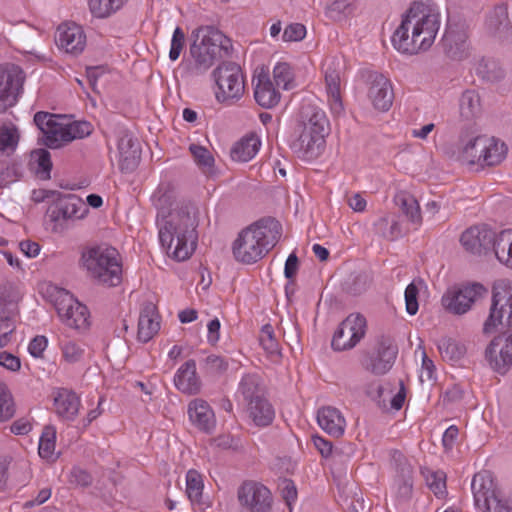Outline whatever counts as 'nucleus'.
Listing matches in <instances>:
<instances>
[{
  "instance_id": "nucleus-48",
  "label": "nucleus",
  "mask_w": 512,
  "mask_h": 512,
  "mask_svg": "<svg viewBox=\"0 0 512 512\" xmlns=\"http://www.w3.org/2000/svg\"><path fill=\"white\" fill-rule=\"evenodd\" d=\"M15 315V303L11 300L7 301L4 293L0 295V332L12 333L16 329L13 317Z\"/></svg>"
},
{
  "instance_id": "nucleus-4",
  "label": "nucleus",
  "mask_w": 512,
  "mask_h": 512,
  "mask_svg": "<svg viewBox=\"0 0 512 512\" xmlns=\"http://www.w3.org/2000/svg\"><path fill=\"white\" fill-rule=\"evenodd\" d=\"M191 37L189 53L193 62L186 65L190 76L205 73L216 60L230 55L231 40L214 26H201L192 32Z\"/></svg>"
},
{
  "instance_id": "nucleus-37",
  "label": "nucleus",
  "mask_w": 512,
  "mask_h": 512,
  "mask_svg": "<svg viewBox=\"0 0 512 512\" xmlns=\"http://www.w3.org/2000/svg\"><path fill=\"white\" fill-rule=\"evenodd\" d=\"M459 112L464 120H473L481 113L480 96L475 90H466L459 100Z\"/></svg>"
},
{
  "instance_id": "nucleus-22",
  "label": "nucleus",
  "mask_w": 512,
  "mask_h": 512,
  "mask_svg": "<svg viewBox=\"0 0 512 512\" xmlns=\"http://www.w3.org/2000/svg\"><path fill=\"white\" fill-rule=\"evenodd\" d=\"M468 36L463 27L449 26L443 37V47L446 55L453 60H462L468 56Z\"/></svg>"
},
{
  "instance_id": "nucleus-38",
  "label": "nucleus",
  "mask_w": 512,
  "mask_h": 512,
  "mask_svg": "<svg viewBox=\"0 0 512 512\" xmlns=\"http://www.w3.org/2000/svg\"><path fill=\"white\" fill-rule=\"evenodd\" d=\"M485 146L482 167L499 165L505 159L507 147L504 142L488 136V141Z\"/></svg>"
},
{
  "instance_id": "nucleus-54",
  "label": "nucleus",
  "mask_w": 512,
  "mask_h": 512,
  "mask_svg": "<svg viewBox=\"0 0 512 512\" xmlns=\"http://www.w3.org/2000/svg\"><path fill=\"white\" fill-rule=\"evenodd\" d=\"M15 414V403L7 386L0 382V422L10 420Z\"/></svg>"
},
{
  "instance_id": "nucleus-3",
  "label": "nucleus",
  "mask_w": 512,
  "mask_h": 512,
  "mask_svg": "<svg viewBox=\"0 0 512 512\" xmlns=\"http://www.w3.org/2000/svg\"><path fill=\"white\" fill-rule=\"evenodd\" d=\"M282 234L280 222L262 218L243 229L232 246L234 258L243 264H253L262 259L279 241Z\"/></svg>"
},
{
  "instance_id": "nucleus-32",
  "label": "nucleus",
  "mask_w": 512,
  "mask_h": 512,
  "mask_svg": "<svg viewBox=\"0 0 512 512\" xmlns=\"http://www.w3.org/2000/svg\"><path fill=\"white\" fill-rule=\"evenodd\" d=\"M54 406L59 417L73 420L79 412L80 398L71 390L61 389L54 398Z\"/></svg>"
},
{
  "instance_id": "nucleus-29",
  "label": "nucleus",
  "mask_w": 512,
  "mask_h": 512,
  "mask_svg": "<svg viewBox=\"0 0 512 512\" xmlns=\"http://www.w3.org/2000/svg\"><path fill=\"white\" fill-rule=\"evenodd\" d=\"M174 383L178 390L188 395L200 392L201 381L197 376L196 362L193 359L186 361L177 371Z\"/></svg>"
},
{
  "instance_id": "nucleus-42",
  "label": "nucleus",
  "mask_w": 512,
  "mask_h": 512,
  "mask_svg": "<svg viewBox=\"0 0 512 512\" xmlns=\"http://www.w3.org/2000/svg\"><path fill=\"white\" fill-rule=\"evenodd\" d=\"M56 430L53 426H45L40 440L38 453L39 456L47 461H55L58 455L55 454Z\"/></svg>"
},
{
  "instance_id": "nucleus-9",
  "label": "nucleus",
  "mask_w": 512,
  "mask_h": 512,
  "mask_svg": "<svg viewBox=\"0 0 512 512\" xmlns=\"http://www.w3.org/2000/svg\"><path fill=\"white\" fill-rule=\"evenodd\" d=\"M217 85L216 99L219 102H234L244 94V79L241 68L234 62H223L213 71Z\"/></svg>"
},
{
  "instance_id": "nucleus-8",
  "label": "nucleus",
  "mask_w": 512,
  "mask_h": 512,
  "mask_svg": "<svg viewBox=\"0 0 512 512\" xmlns=\"http://www.w3.org/2000/svg\"><path fill=\"white\" fill-rule=\"evenodd\" d=\"M499 325H512V281L507 279L498 280L493 285L490 312L483 332L490 334Z\"/></svg>"
},
{
  "instance_id": "nucleus-39",
  "label": "nucleus",
  "mask_w": 512,
  "mask_h": 512,
  "mask_svg": "<svg viewBox=\"0 0 512 512\" xmlns=\"http://www.w3.org/2000/svg\"><path fill=\"white\" fill-rule=\"evenodd\" d=\"M259 144V139L255 136L243 138L232 148V159L239 162L251 160L258 152Z\"/></svg>"
},
{
  "instance_id": "nucleus-13",
  "label": "nucleus",
  "mask_w": 512,
  "mask_h": 512,
  "mask_svg": "<svg viewBox=\"0 0 512 512\" xmlns=\"http://www.w3.org/2000/svg\"><path fill=\"white\" fill-rule=\"evenodd\" d=\"M365 333V317L361 314H350L335 331L331 345L337 351L351 349L364 337Z\"/></svg>"
},
{
  "instance_id": "nucleus-35",
  "label": "nucleus",
  "mask_w": 512,
  "mask_h": 512,
  "mask_svg": "<svg viewBox=\"0 0 512 512\" xmlns=\"http://www.w3.org/2000/svg\"><path fill=\"white\" fill-rule=\"evenodd\" d=\"M394 201L409 221L415 224L422 222L419 203L412 194L400 191L395 195Z\"/></svg>"
},
{
  "instance_id": "nucleus-63",
  "label": "nucleus",
  "mask_w": 512,
  "mask_h": 512,
  "mask_svg": "<svg viewBox=\"0 0 512 512\" xmlns=\"http://www.w3.org/2000/svg\"><path fill=\"white\" fill-rule=\"evenodd\" d=\"M418 288L414 283H410L405 289L406 311L410 315H415L418 311Z\"/></svg>"
},
{
  "instance_id": "nucleus-43",
  "label": "nucleus",
  "mask_w": 512,
  "mask_h": 512,
  "mask_svg": "<svg viewBox=\"0 0 512 512\" xmlns=\"http://www.w3.org/2000/svg\"><path fill=\"white\" fill-rule=\"evenodd\" d=\"M437 346L442 358L450 361H457L466 353L465 345L450 337H442Z\"/></svg>"
},
{
  "instance_id": "nucleus-47",
  "label": "nucleus",
  "mask_w": 512,
  "mask_h": 512,
  "mask_svg": "<svg viewBox=\"0 0 512 512\" xmlns=\"http://www.w3.org/2000/svg\"><path fill=\"white\" fill-rule=\"evenodd\" d=\"M51 297L60 319L67 316L68 311L72 310L73 306L78 303L73 295L63 288L54 287Z\"/></svg>"
},
{
  "instance_id": "nucleus-36",
  "label": "nucleus",
  "mask_w": 512,
  "mask_h": 512,
  "mask_svg": "<svg viewBox=\"0 0 512 512\" xmlns=\"http://www.w3.org/2000/svg\"><path fill=\"white\" fill-rule=\"evenodd\" d=\"M372 284V275L367 271L351 273L343 282V290L353 296L366 292Z\"/></svg>"
},
{
  "instance_id": "nucleus-14",
  "label": "nucleus",
  "mask_w": 512,
  "mask_h": 512,
  "mask_svg": "<svg viewBox=\"0 0 512 512\" xmlns=\"http://www.w3.org/2000/svg\"><path fill=\"white\" fill-rule=\"evenodd\" d=\"M89 209L80 197L75 194H61L56 196L47 210L50 220L55 223L68 220L82 219Z\"/></svg>"
},
{
  "instance_id": "nucleus-59",
  "label": "nucleus",
  "mask_w": 512,
  "mask_h": 512,
  "mask_svg": "<svg viewBox=\"0 0 512 512\" xmlns=\"http://www.w3.org/2000/svg\"><path fill=\"white\" fill-rule=\"evenodd\" d=\"M427 484L437 497H442L446 494V481L443 472H431L427 476Z\"/></svg>"
},
{
  "instance_id": "nucleus-31",
  "label": "nucleus",
  "mask_w": 512,
  "mask_h": 512,
  "mask_svg": "<svg viewBox=\"0 0 512 512\" xmlns=\"http://www.w3.org/2000/svg\"><path fill=\"white\" fill-rule=\"evenodd\" d=\"M254 98L263 108H272L280 101V93L275 89L267 74H259L254 89Z\"/></svg>"
},
{
  "instance_id": "nucleus-56",
  "label": "nucleus",
  "mask_w": 512,
  "mask_h": 512,
  "mask_svg": "<svg viewBox=\"0 0 512 512\" xmlns=\"http://www.w3.org/2000/svg\"><path fill=\"white\" fill-rule=\"evenodd\" d=\"M350 0H335L328 6L329 17L334 20H342L352 13Z\"/></svg>"
},
{
  "instance_id": "nucleus-17",
  "label": "nucleus",
  "mask_w": 512,
  "mask_h": 512,
  "mask_svg": "<svg viewBox=\"0 0 512 512\" xmlns=\"http://www.w3.org/2000/svg\"><path fill=\"white\" fill-rule=\"evenodd\" d=\"M344 67V62L338 58H332L324 63L326 91L331 111L334 114H340L343 111L340 84Z\"/></svg>"
},
{
  "instance_id": "nucleus-33",
  "label": "nucleus",
  "mask_w": 512,
  "mask_h": 512,
  "mask_svg": "<svg viewBox=\"0 0 512 512\" xmlns=\"http://www.w3.org/2000/svg\"><path fill=\"white\" fill-rule=\"evenodd\" d=\"M249 417L257 426H268L275 417V411L272 404L265 396L256 397L247 404Z\"/></svg>"
},
{
  "instance_id": "nucleus-49",
  "label": "nucleus",
  "mask_w": 512,
  "mask_h": 512,
  "mask_svg": "<svg viewBox=\"0 0 512 512\" xmlns=\"http://www.w3.org/2000/svg\"><path fill=\"white\" fill-rule=\"evenodd\" d=\"M203 480L201 474L191 469L186 475V494L193 504H200L203 494Z\"/></svg>"
},
{
  "instance_id": "nucleus-53",
  "label": "nucleus",
  "mask_w": 512,
  "mask_h": 512,
  "mask_svg": "<svg viewBox=\"0 0 512 512\" xmlns=\"http://www.w3.org/2000/svg\"><path fill=\"white\" fill-rule=\"evenodd\" d=\"M31 157L37 163V175L44 180L50 179L53 165L49 151L46 149H38L32 152Z\"/></svg>"
},
{
  "instance_id": "nucleus-15",
  "label": "nucleus",
  "mask_w": 512,
  "mask_h": 512,
  "mask_svg": "<svg viewBox=\"0 0 512 512\" xmlns=\"http://www.w3.org/2000/svg\"><path fill=\"white\" fill-rule=\"evenodd\" d=\"M498 234L486 225L474 226L465 230L460 238L463 247L472 254H486L495 250Z\"/></svg>"
},
{
  "instance_id": "nucleus-6",
  "label": "nucleus",
  "mask_w": 512,
  "mask_h": 512,
  "mask_svg": "<svg viewBox=\"0 0 512 512\" xmlns=\"http://www.w3.org/2000/svg\"><path fill=\"white\" fill-rule=\"evenodd\" d=\"M34 123L45 135L44 144L50 149H58L74 139L88 136L92 127L88 122H66L64 118L48 112H37Z\"/></svg>"
},
{
  "instance_id": "nucleus-28",
  "label": "nucleus",
  "mask_w": 512,
  "mask_h": 512,
  "mask_svg": "<svg viewBox=\"0 0 512 512\" xmlns=\"http://www.w3.org/2000/svg\"><path fill=\"white\" fill-rule=\"evenodd\" d=\"M462 143L459 158L468 165H479L482 167L484 158V149L488 141L487 135H476L469 139L461 136Z\"/></svg>"
},
{
  "instance_id": "nucleus-50",
  "label": "nucleus",
  "mask_w": 512,
  "mask_h": 512,
  "mask_svg": "<svg viewBox=\"0 0 512 512\" xmlns=\"http://www.w3.org/2000/svg\"><path fill=\"white\" fill-rule=\"evenodd\" d=\"M67 316H63L61 320L73 329H83L88 326V310L87 307L81 303H77L73 306L72 310H69Z\"/></svg>"
},
{
  "instance_id": "nucleus-20",
  "label": "nucleus",
  "mask_w": 512,
  "mask_h": 512,
  "mask_svg": "<svg viewBox=\"0 0 512 512\" xmlns=\"http://www.w3.org/2000/svg\"><path fill=\"white\" fill-rule=\"evenodd\" d=\"M367 83L369 85L368 97L373 107L382 112L388 111L394 99L390 80L381 73L371 72L368 75Z\"/></svg>"
},
{
  "instance_id": "nucleus-18",
  "label": "nucleus",
  "mask_w": 512,
  "mask_h": 512,
  "mask_svg": "<svg viewBox=\"0 0 512 512\" xmlns=\"http://www.w3.org/2000/svg\"><path fill=\"white\" fill-rule=\"evenodd\" d=\"M492 368L504 374L512 365V330L495 337L486 349Z\"/></svg>"
},
{
  "instance_id": "nucleus-24",
  "label": "nucleus",
  "mask_w": 512,
  "mask_h": 512,
  "mask_svg": "<svg viewBox=\"0 0 512 512\" xmlns=\"http://www.w3.org/2000/svg\"><path fill=\"white\" fill-rule=\"evenodd\" d=\"M118 151L121 170L125 172L135 170L141 158V148L138 140L132 135L125 133L119 139Z\"/></svg>"
},
{
  "instance_id": "nucleus-58",
  "label": "nucleus",
  "mask_w": 512,
  "mask_h": 512,
  "mask_svg": "<svg viewBox=\"0 0 512 512\" xmlns=\"http://www.w3.org/2000/svg\"><path fill=\"white\" fill-rule=\"evenodd\" d=\"M281 497L291 509L292 503L297 499V488L294 482L290 479L284 478L278 484Z\"/></svg>"
},
{
  "instance_id": "nucleus-45",
  "label": "nucleus",
  "mask_w": 512,
  "mask_h": 512,
  "mask_svg": "<svg viewBox=\"0 0 512 512\" xmlns=\"http://www.w3.org/2000/svg\"><path fill=\"white\" fill-rule=\"evenodd\" d=\"M239 391L247 404L256 397L265 396L260 377L255 374H247L242 378L239 384Z\"/></svg>"
},
{
  "instance_id": "nucleus-7",
  "label": "nucleus",
  "mask_w": 512,
  "mask_h": 512,
  "mask_svg": "<svg viewBox=\"0 0 512 512\" xmlns=\"http://www.w3.org/2000/svg\"><path fill=\"white\" fill-rule=\"evenodd\" d=\"M115 248L95 246L83 251L81 261L89 275L108 287L120 284L122 268Z\"/></svg>"
},
{
  "instance_id": "nucleus-25",
  "label": "nucleus",
  "mask_w": 512,
  "mask_h": 512,
  "mask_svg": "<svg viewBox=\"0 0 512 512\" xmlns=\"http://www.w3.org/2000/svg\"><path fill=\"white\" fill-rule=\"evenodd\" d=\"M157 307L152 302L143 304L138 320V340L146 343L150 341L160 329Z\"/></svg>"
},
{
  "instance_id": "nucleus-11",
  "label": "nucleus",
  "mask_w": 512,
  "mask_h": 512,
  "mask_svg": "<svg viewBox=\"0 0 512 512\" xmlns=\"http://www.w3.org/2000/svg\"><path fill=\"white\" fill-rule=\"evenodd\" d=\"M398 353L397 346L386 336L377 339L375 349L367 353L361 364L366 371L374 375H384L393 366Z\"/></svg>"
},
{
  "instance_id": "nucleus-1",
  "label": "nucleus",
  "mask_w": 512,
  "mask_h": 512,
  "mask_svg": "<svg viewBox=\"0 0 512 512\" xmlns=\"http://www.w3.org/2000/svg\"><path fill=\"white\" fill-rule=\"evenodd\" d=\"M158 210L159 239L167 254L177 261L188 259L198 241V208L192 203H182L168 211L173 195L168 186L161 185L152 197Z\"/></svg>"
},
{
  "instance_id": "nucleus-62",
  "label": "nucleus",
  "mask_w": 512,
  "mask_h": 512,
  "mask_svg": "<svg viewBox=\"0 0 512 512\" xmlns=\"http://www.w3.org/2000/svg\"><path fill=\"white\" fill-rule=\"evenodd\" d=\"M204 368L209 374H218L227 370L228 363L220 356L209 355L205 359Z\"/></svg>"
},
{
  "instance_id": "nucleus-34",
  "label": "nucleus",
  "mask_w": 512,
  "mask_h": 512,
  "mask_svg": "<svg viewBox=\"0 0 512 512\" xmlns=\"http://www.w3.org/2000/svg\"><path fill=\"white\" fill-rule=\"evenodd\" d=\"M399 386V391L393 397H391L392 389L382 385L377 387L375 394L369 392V395L378 403L380 407L386 408L387 401L390 399L391 407L395 410H399L402 408L406 397V391L402 380L399 381Z\"/></svg>"
},
{
  "instance_id": "nucleus-16",
  "label": "nucleus",
  "mask_w": 512,
  "mask_h": 512,
  "mask_svg": "<svg viewBox=\"0 0 512 512\" xmlns=\"http://www.w3.org/2000/svg\"><path fill=\"white\" fill-rule=\"evenodd\" d=\"M391 463L395 470L396 497L400 501H408L413 493V467L404 454L398 450L392 451Z\"/></svg>"
},
{
  "instance_id": "nucleus-2",
  "label": "nucleus",
  "mask_w": 512,
  "mask_h": 512,
  "mask_svg": "<svg viewBox=\"0 0 512 512\" xmlns=\"http://www.w3.org/2000/svg\"><path fill=\"white\" fill-rule=\"evenodd\" d=\"M440 13L431 5L414 1L402 16L392 36V44L401 53L414 55L427 51L440 29Z\"/></svg>"
},
{
  "instance_id": "nucleus-40",
  "label": "nucleus",
  "mask_w": 512,
  "mask_h": 512,
  "mask_svg": "<svg viewBox=\"0 0 512 512\" xmlns=\"http://www.w3.org/2000/svg\"><path fill=\"white\" fill-rule=\"evenodd\" d=\"M494 254L501 263L512 268V229L503 230L498 234Z\"/></svg>"
},
{
  "instance_id": "nucleus-46",
  "label": "nucleus",
  "mask_w": 512,
  "mask_h": 512,
  "mask_svg": "<svg viewBox=\"0 0 512 512\" xmlns=\"http://www.w3.org/2000/svg\"><path fill=\"white\" fill-rule=\"evenodd\" d=\"M127 0H88L89 10L97 18H107L118 11Z\"/></svg>"
},
{
  "instance_id": "nucleus-64",
  "label": "nucleus",
  "mask_w": 512,
  "mask_h": 512,
  "mask_svg": "<svg viewBox=\"0 0 512 512\" xmlns=\"http://www.w3.org/2000/svg\"><path fill=\"white\" fill-rule=\"evenodd\" d=\"M18 140L17 129L2 127L0 129V149L6 150L16 146Z\"/></svg>"
},
{
  "instance_id": "nucleus-61",
  "label": "nucleus",
  "mask_w": 512,
  "mask_h": 512,
  "mask_svg": "<svg viewBox=\"0 0 512 512\" xmlns=\"http://www.w3.org/2000/svg\"><path fill=\"white\" fill-rule=\"evenodd\" d=\"M185 44V34L180 27H176L174 30L172 40H171V48L169 51V58L172 61H176Z\"/></svg>"
},
{
  "instance_id": "nucleus-5",
  "label": "nucleus",
  "mask_w": 512,
  "mask_h": 512,
  "mask_svg": "<svg viewBox=\"0 0 512 512\" xmlns=\"http://www.w3.org/2000/svg\"><path fill=\"white\" fill-rule=\"evenodd\" d=\"M300 127L301 132L294 148L307 159L318 157L325 147V137L329 133V121L325 112L315 105H304L300 114Z\"/></svg>"
},
{
  "instance_id": "nucleus-52",
  "label": "nucleus",
  "mask_w": 512,
  "mask_h": 512,
  "mask_svg": "<svg viewBox=\"0 0 512 512\" xmlns=\"http://www.w3.org/2000/svg\"><path fill=\"white\" fill-rule=\"evenodd\" d=\"M374 229L376 234L390 241L401 234L399 223L395 220L390 222L387 216L379 218L374 223Z\"/></svg>"
},
{
  "instance_id": "nucleus-57",
  "label": "nucleus",
  "mask_w": 512,
  "mask_h": 512,
  "mask_svg": "<svg viewBox=\"0 0 512 512\" xmlns=\"http://www.w3.org/2000/svg\"><path fill=\"white\" fill-rule=\"evenodd\" d=\"M61 349L65 361L69 363L80 361L84 353L82 345L73 341L64 342Z\"/></svg>"
},
{
  "instance_id": "nucleus-27",
  "label": "nucleus",
  "mask_w": 512,
  "mask_h": 512,
  "mask_svg": "<svg viewBox=\"0 0 512 512\" xmlns=\"http://www.w3.org/2000/svg\"><path fill=\"white\" fill-rule=\"evenodd\" d=\"M188 415L191 422L206 433H210L216 426L214 412L203 399H194L189 403Z\"/></svg>"
},
{
  "instance_id": "nucleus-26",
  "label": "nucleus",
  "mask_w": 512,
  "mask_h": 512,
  "mask_svg": "<svg viewBox=\"0 0 512 512\" xmlns=\"http://www.w3.org/2000/svg\"><path fill=\"white\" fill-rule=\"evenodd\" d=\"M487 32L503 41L512 36V26L508 18L507 7L503 4L495 6L486 20Z\"/></svg>"
},
{
  "instance_id": "nucleus-55",
  "label": "nucleus",
  "mask_w": 512,
  "mask_h": 512,
  "mask_svg": "<svg viewBox=\"0 0 512 512\" xmlns=\"http://www.w3.org/2000/svg\"><path fill=\"white\" fill-rule=\"evenodd\" d=\"M482 512H512V506L502 492L478 507Z\"/></svg>"
},
{
  "instance_id": "nucleus-60",
  "label": "nucleus",
  "mask_w": 512,
  "mask_h": 512,
  "mask_svg": "<svg viewBox=\"0 0 512 512\" xmlns=\"http://www.w3.org/2000/svg\"><path fill=\"white\" fill-rule=\"evenodd\" d=\"M306 35V27L300 23L289 24L282 34L284 42L301 41Z\"/></svg>"
},
{
  "instance_id": "nucleus-44",
  "label": "nucleus",
  "mask_w": 512,
  "mask_h": 512,
  "mask_svg": "<svg viewBox=\"0 0 512 512\" xmlns=\"http://www.w3.org/2000/svg\"><path fill=\"white\" fill-rule=\"evenodd\" d=\"M259 342L272 360L277 361L281 358L279 343L274 336V330L270 324H265L262 327L259 335Z\"/></svg>"
},
{
  "instance_id": "nucleus-30",
  "label": "nucleus",
  "mask_w": 512,
  "mask_h": 512,
  "mask_svg": "<svg viewBox=\"0 0 512 512\" xmlns=\"http://www.w3.org/2000/svg\"><path fill=\"white\" fill-rule=\"evenodd\" d=\"M317 422L330 436L339 438L344 434L346 421L341 412L334 407H323L318 410Z\"/></svg>"
},
{
  "instance_id": "nucleus-10",
  "label": "nucleus",
  "mask_w": 512,
  "mask_h": 512,
  "mask_svg": "<svg viewBox=\"0 0 512 512\" xmlns=\"http://www.w3.org/2000/svg\"><path fill=\"white\" fill-rule=\"evenodd\" d=\"M25 73L16 64L0 65V113L14 106L22 92Z\"/></svg>"
},
{
  "instance_id": "nucleus-41",
  "label": "nucleus",
  "mask_w": 512,
  "mask_h": 512,
  "mask_svg": "<svg viewBox=\"0 0 512 512\" xmlns=\"http://www.w3.org/2000/svg\"><path fill=\"white\" fill-rule=\"evenodd\" d=\"M189 151L202 173L212 176L214 174L215 159L211 152L206 147L198 144H190Z\"/></svg>"
},
{
  "instance_id": "nucleus-23",
  "label": "nucleus",
  "mask_w": 512,
  "mask_h": 512,
  "mask_svg": "<svg viewBox=\"0 0 512 512\" xmlns=\"http://www.w3.org/2000/svg\"><path fill=\"white\" fill-rule=\"evenodd\" d=\"M471 489L477 508L501 492L488 470H482L473 476Z\"/></svg>"
},
{
  "instance_id": "nucleus-19",
  "label": "nucleus",
  "mask_w": 512,
  "mask_h": 512,
  "mask_svg": "<svg viewBox=\"0 0 512 512\" xmlns=\"http://www.w3.org/2000/svg\"><path fill=\"white\" fill-rule=\"evenodd\" d=\"M485 292L486 289L483 285L475 283L471 286L447 291L442 298V303L452 313L463 314L470 309L476 297Z\"/></svg>"
},
{
  "instance_id": "nucleus-12",
  "label": "nucleus",
  "mask_w": 512,
  "mask_h": 512,
  "mask_svg": "<svg viewBox=\"0 0 512 512\" xmlns=\"http://www.w3.org/2000/svg\"><path fill=\"white\" fill-rule=\"evenodd\" d=\"M237 497L241 512H271L272 494L260 483L244 482L238 489Z\"/></svg>"
},
{
  "instance_id": "nucleus-21",
  "label": "nucleus",
  "mask_w": 512,
  "mask_h": 512,
  "mask_svg": "<svg viewBox=\"0 0 512 512\" xmlns=\"http://www.w3.org/2000/svg\"><path fill=\"white\" fill-rule=\"evenodd\" d=\"M56 43L66 53L78 55L85 48L86 36L76 23H64L57 29Z\"/></svg>"
},
{
  "instance_id": "nucleus-51",
  "label": "nucleus",
  "mask_w": 512,
  "mask_h": 512,
  "mask_svg": "<svg viewBox=\"0 0 512 512\" xmlns=\"http://www.w3.org/2000/svg\"><path fill=\"white\" fill-rule=\"evenodd\" d=\"M273 77L278 87L290 90L294 87V73L291 66L286 62H279L273 69Z\"/></svg>"
}]
</instances>
